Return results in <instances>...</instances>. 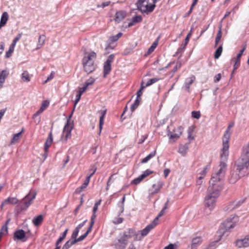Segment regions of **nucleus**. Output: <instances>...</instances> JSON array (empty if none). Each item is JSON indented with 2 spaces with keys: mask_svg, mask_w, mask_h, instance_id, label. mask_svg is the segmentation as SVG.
Returning <instances> with one entry per match:
<instances>
[{
  "mask_svg": "<svg viewBox=\"0 0 249 249\" xmlns=\"http://www.w3.org/2000/svg\"><path fill=\"white\" fill-rule=\"evenodd\" d=\"M221 189L222 186L219 185L210 184L204 201V206L206 210L208 209L209 213L214 208Z\"/></svg>",
  "mask_w": 249,
  "mask_h": 249,
  "instance_id": "1",
  "label": "nucleus"
},
{
  "mask_svg": "<svg viewBox=\"0 0 249 249\" xmlns=\"http://www.w3.org/2000/svg\"><path fill=\"white\" fill-rule=\"evenodd\" d=\"M249 165V157L244 156L239 159L237 163V168L231 171L229 181L230 183H235L242 176H244Z\"/></svg>",
  "mask_w": 249,
  "mask_h": 249,
  "instance_id": "2",
  "label": "nucleus"
},
{
  "mask_svg": "<svg viewBox=\"0 0 249 249\" xmlns=\"http://www.w3.org/2000/svg\"><path fill=\"white\" fill-rule=\"evenodd\" d=\"M226 171V163L225 161H221L215 173L213 174L210 180V184L215 185H219L222 187L221 181L224 178Z\"/></svg>",
  "mask_w": 249,
  "mask_h": 249,
  "instance_id": "3",
  "label": "nucleus"
},
{
  "mask_svg": "<svg viewBox=\"0 0 249 249\" xmlns=\"http://www.w3.org/2000/svg\"><path fill=\"white\" fill-rule=\"evenodd\" d=\"M82 60V64L85 72L89 73L95 69L94 61L96 58V54L92 51L85 53Z\"/></svg>",
  "mask_w": 249,
  "mask_h": 249,
  "instance_id": "4",
  "label": "nucleus"
},
{
  "mask_svg": "<svg viewBox=\"0 0 249 249\" xmlns=\"http://www.w3.org/2000/svg\"><path fill=\"white\" fill-rule=\"evenodd\" d=\"M230 130V128L227 127L223 138V147L220 156L221 159L223 160H226L229 156V141L231 137Z\"/></svg>",
  "mask_w": 249,
  "mask_h": 249,
  "instance_id": "5",
  "label": "nucleus"
},
{
  "mask_svg": "<svg viewBox=\"0 0 249 249\" xmlns=\"http://www.w3.org/2000/svg\"><path fill=\"white\" fill-rule=\"evenodd\" d=\"M36 193L35 192H29L17 206L21 210H26L32 204L33 200L36 198Z\"/></svg>",
  "mask_w": 249,
  "mask_h": 249,
  "instance_id": "6",
  "label": "nucleus"
},
{
  "mask_svg": "<svg viewBox=\"0 0 249 249\" xmlns=\"http://www.w3.org/2000/svg\"><path fill=\"white\" fill-rule=\"evenodd\" d=\"M239 218L236 215H232L228 217L221 225V228L225 231H228L233 228L238 222Z\"/></svg>",
  "mask_w": 249,
  "mask_h": 249,
  "instance_id": "7",
  "label": "nucleus"
},
{
  "mask_svg": "<svg viewBox=\"0 0 249 249\" xmlns=\"http://www.w3.org/2000/svg\"><path fill=\"white\" fill-rule=\"evenodd\" d=\"M132 237H134L135 240L141 239V237H139V233H137L136 231L132 229H128L124 231L122 237L126 239L127 241L128 239Z\"/></svg>",
  "mask_w": 249,
  "mask_h": 249,
  "instance_id": "8",
  "label": "nucleus"
},
{
  "mask_svg": "<svg viewBox=\"0 0 249 249\" xmlns=\"http://www.w3.org/2000/svg\"><path fill=\"white\" fill-rule=\"evenodd\" d=\"M72 128L73 126L69 124L68 121L63 128L61 138L62 140H64L66 142L68 139L71 138V131Z\"/></svg>",
  "mask_w": 249,
  "mask_h": 249,
  "instance_id": "9",
  "label": "nucleus"
},
{
  "mask_svg": "<svg viewBox=\"0 0 249 249\" xmlns=\"http://www.w3.org/2000/svg\"><path fill=\"white\" fill-rule=\"evenodd\" d=\"M114 54H110L104 63V74L105 77L111 71V63L114 59Z\"/></svg>",
  "mask_w": 249,
  "mask_h": 249,
  "instance_id": "10",
  "label": "nucleus"
},
{
  "mask_svg": "<svg viewBox=\"0 0 249 249\" xmlns=\"http://www.w3.org/2000/svg\"><path fill=\"white\" fill-rule=\"evenodd\" d=\"M235 244L238 248L249 247V234L246 235L243 238L237 239L236 241Z\"/></svg>",
  "mask_w": 249,
  "mask_h": 249,
  "instance_id": "11",
  "label": "nucleus"
},
{
  "mask_svg": "<svg viewBox=\"0 0 249 249\" xmlns=\"http://www.w3.org/2000/svg\"><path fill=\"white\" fill-rule=\"evenodd\" d=\"M163 185V182L161 181H159L157 182L156 183L154 184L152 188L149 190V195L152 196L156 194H157L159 192L160 189L162 188Z\"/></svg>",
  "mask_w": 249,
  "mask_h": 249,
  "instance_id": "12",
  "label": "nucleus"
},
{
  "mask_svg": "<svg viewBox=\"0 0 249 249\" xmlns=\"http://www.w3.org/2000/svg\"><path fill=\"white\" fill-rule=\"evenodd\" d=\"M14 240H20L25 242L27 240L25 232L22 230H18L16 231L14 234Z\"/></svg>",
  "mask_w": 249,
  "mask_h": 249,
  "instance_id": "13",
  "label": "nucleus"
},
{
  "mask_svg": "<svg viewBox=\"0 0 249 249\" xmlns=\"http://www.w3.org/2000/svg\"><path fill=\"white\" fill-rule=\"evenodd\" d=\"M156 221L153 220L151 224L147 225L142 230L139 231L138 233L141 232L142 237L146 236L152 229H154L157 225L156 223Z\"/></svg>",
  "mask_w": 249,
  "mask_h": 249,
  "instance_id": "14",
  "label": "nucleus"
},
{
  "mask_svg": "<svg viewBox=\"0 0 249 249\" xmlns=\"http://www.w3.org/2000/svg\"><path fill=\"white\" fill-rule=\"evenodd\" d=\"M183 128L182 127H178L175 129L171 134H168L170 140H176L178 139L182 134Z\"/></svg>",
  "mask_w": 249,
  "mask_h": 249,
  "instance_id": "15",
  "label": "nucleus"
},
{
  "mask_svg": "<svg viewBox=\"0 0 249 249\" xmlns=\"http://www.w3.org/2000/svg\"><path fill=\"white\" fill-rule=\"evenodd\" d=\"M127 244V241L126 239L122 237L118 240L117 242L115 244V246L117 249H124Z\"/></svg>",
  "mask_w": 249,
  "mask_h": 249,
  "instance_id": "16",
  "label": "nucleus"
},
{
  "mask_svg": "<svg viewBox=\"0 0 249 249\" xmlns=\"http://www.w3.org/2000/svg\"><path fill=\"white\" fill-rule=\"evenodd\" d=\"M49 105V102L47 101H44L42 103L41 107L39 110L33 115V118L35 119L37 116L39 115Z\"/></svg>",
  "mask_w": 249,
  "mask_h": 249,
  "instance_id": "17",
  "label": "nucleus"
},
{
  "mask_svg": "<svg viewBox=\"0 0 249 249\" xmlns=\"http://www.w3.org/2000/svg\"><path fill=\"white\" fill-rule=\"evenodd\" d=\"M202 239L199 236L194 238L192 240L191 249H197V248L202 243Z\"/></svg>",
  "mask_w": 249,
  "mask_h": 249,
  "instance_id": "18",
  "label": "nucleus"
},
{
  "mask_svg": "<svg viewBox=\"0 0 249 249\" xmlns=\"http://www.w3.org/2000/svg\"><path fill=\"white\" fill-rule=\"evenodd\" d=\"M126 16V12L123 11H118L116 13V16L115 18V20L118 23H119Z\"/></svg>",
  "mask_w": 249,
  "mask_h": 249,
  "instance_id": "19",
  "label": "nucleus"
},
{
  "mask_svg": "<svg viewBox=\"0 0 249 249\" xmlns=\"http://www.w3.org/2000/svg\"><path fill=\"white\" fill-rule=\"evenodd\" d=\"M8 72L6 70H3L0 73V89L3 87V84L5 82L6 77L8 76Z\"/></svg>",
  "mask_w": 249,
  "mask_h": 249,
  "instance_id": "20",
  "label": "nucleus"
},
{
  "mask_svg": "<svg viewBox=\"0 0 249 249\" xmlns=\"http://www.w3.org/2000/svg\"><path fill=\"white\" fill-rule=\"evenodd\" d=\"M53 142V135L51 132L49 133V137L46 141L44 146V151L48 152L49 147L51 145Z\"/></svg>",
  "mask_w": 249,
  "mask_h": 249,
  "instance_id": "21",
  "label": "nucleus"
},
{
  "mask_svg": "<svg viewBox=\"0 0 249 249\" xmlns=\"http://www.w3.org/2000/svg\"><path fill=\"white\" fill-rule=\"evenodd\" d=\"M142 20V17L141 16H136L132 18V21L128 23V26L131 27L135 24L141 22Z\"/></svg>",
  "mask_w": 249,
  "mask_h": 249,
  "instance_id": "22",
  "label": "nucleus"
},
{
  "mask_svg": "<svg viewBox=\"0 0 249 249\" xmlns=\"http://www.w3.org/2000/svg\"><path fill=\"white\" fill-rule=\"evenodd\" d=\"M8 14L6 12H4V13H3L1 17L0 21V28L4 26L6 24L8 20Z\"/></svg>",
  "mask_w": 249,
  "mask_h": 249,
  "instance_id": "23",
  "label": "nucleus"
},
{
  "mask_svg": "<svg viewBox=\"0 0 249 249\" xmlns=\"http://www.w3.org/2000/svg\"><path fill=\"white\" fill-rule=\"evenodd\" d=\"M45 39L46 37L44 35H40L39 36L38 43H37L36 48V50L39 49L43 46Z\"/></svg>",
  "mask_w": 249,
  "mask_h": 249,
  "instance_id": "24",
  "label": "nucleus"
},
{
  "mask_svg": "<svg viewBox=\"0 0 249 249\" xmlns=\"http://www.w3.org/2000/svg\"><path fill=\"white\" fill-rule=\"evenodd\" d=\"M196 78L194 75L186 78L184 83V87L187 89H189L190 85L194 82Z\"/></svg>",
  "mask_w": 249,
  "mask_h": 249,
  "instance_id": "25",
  "label": "nucleus"
},
{
  "mask_svg": "<svg viewBox=\"0 0 249 249\" xmlns=\"http://www.w3.org/2000/svg\"><path fill=\"white\" fill-rule=\"evenodd\" d=\"M23 131V129L20 132L14 135L12 139L11 140L10 143L13 144L16 143L20 139L22 133Z\"/></svg>",
  "mask_w": 249,
  "mask_h": 249,
  "instance_id": "26",
  "label": "nucleus"
},
{
  "mask_svg": "<svg viewBox=\"0 0 249 249\" xmlns=\"http://www.w3.org/2000/svg\"><path fill=\"white\" fill-rule=\"evenodd\" d=\"M107 112V110H104L101 111V116L100 117V121H99V129H100V132H101V130L103 128V125L104 124V119Z\"/></svg>",
  "mask_w": 249,
  "mask_h": 249,
  "instance_id": "27",
  "label": "nucleus"
},
{
  "mask_svg": "<svg viewBox=\"0 0 249 249\" xmlns=\"http://www.w3.org/2000/svg\"><path fill=\"white\" fill-rule=\"evenodd\" d=\"M189 148V144L186 143L180 146L178 152L182 155L184 156Z\"/></svg>",
  "mask_w": 249,
  "mask_h": 249,
  "instance_id": "28",
  "label": "nucleus"
},
{
  "mask_svg": "<svg viewBox=\"0 0 249 249\" xmlns=\"http://www.w3.org/2000/svg\"><path fill=\"white\" fill-rule=\"evenodd\" d=\"M43 220L42 215H39L33 219V223L36 226H38L41 224Z\"/></svg>",
  "mask_w": 249,
  "mask_h": 249,
  "instance_id": "29",
  "label": "nucleus"
},
{
  "mask_svg": "<svg viewBox=\"0 0 249 249\" xmlns=\"http://www.w3.org/2000/svg\"><path fill=\"white\" fill-rule=\"evenodd\" d=\"M156 154V150L151 152L147 156L145 157L144 159H143L141 163H144L148 162L150 159H151L152 158L155 156Z\"/></svg>",
  "mask_w": 249,
  "mask_h": 249,
  "instance_id": "30",
  "label": "nucleus"
},
{
  "mask_svg": "<svg viewBox=\"0 0 249 249\" xmlns=\"http://www.w3.org/2000/svg\"><path fill=\"white\" fill-rule=\"evenodd\" d=\"M218 28L219 30L215 38V47H216L218 45L222 36V25H220Z\"/></svg>",
  "mask_w": 249,
  "mask_h": 249,
  "instance_id": "31",
  "label": "nucleus"
},
{
  "mask_svg": "<svg viewBox=\"0 0 249 249\" xmlns=\"http://www.w3.org/2000/svg\"><path fill=\"white\" fill-rule=\"evenodd\" d=\"M18 200L16 197H9L5 200V203H7V205L9 204H16L18 203Z\"/></svg>",
  "mask_w": 249,
  "mask_h": 249,
  "instance_id": "32",
  "label": "nucleus"
},
{
  "mask_svg": "<svg viewBox=\"0 0 249 249\" xmlns=\"http://www.w3.org/2000/svg\"><path fill=\"white\" fill-rule=\"evenodd\" d=\"M190 34H189L185 38V42H184V44H182L181 45V47L178 49V51H177V53H181L182 50L185 48L186 45L187 44L188 41H189V37H190Z\"/></svg>",
  "mask_w": 249,
  "mask_h": 249,
  "instance_id": "33",
  "label": "nucleus"
},
{
  "mask_svg": "<svg viewBox=\"0 0 249 249\" xmlns=\"http://www.w3.org/2000/svg\"><path fill=\"white\" fill-rule=\"evenodd\" d=\"M236 207L233 202L229 203L225 208L224 210L226 212H231L236 209Z\"/></svg>",
  "mask_w": 249,
  "mask_h": 249,
  "instance_id": "34",
  "label": "nucleus"
},
{
  "mask_svg": "<svg viewBox=\"0 0 249 249\" xmlns=\"http://www.w3.org/2000/svg\"><path fill=\"white\" fill-rule=\"evenodd\" d=\"M96 214H94L93 215H92L91 217V219H90V226L89 227V228H88L87 231H86V233L88 235V234L90 232V231H91V229L93 227V226L94 224V222H95V219L96 218Z\"/></svg>",
  "mask_w": 249,
  "mask_h": 249,
  "instance_id": "35",
  "label": "nucleus"
},
{
  "mask_svg": "<svg viewBox=\"0 0 249 249\" xmlns=\"http://www.w3.org/2000/svg\"><path fill=\"white\" fill-rule=\"evenodd\" d=\"M210 164L206 165L203 169H202L198 173V175H201L202 176H205L208 171L210 169Z\"/></svg>",
  "mask_w": 249,
  "mask_h": 249,
  "instance_id": "36",
  "label": "nucleus"
},
{
  "mask_svg": "<svg viewBox=\"0 0 249 249\" xmlns=\"http://www.w3.org/2000/svg\"><path fill=\"white\" fill-rule=\"evenodd\" d=\"M21 79L24 82H29L30 81V77L29 73L27 71H24L21 75Z\"/></svg>",
  "mask_w": 249,
  "mask_h": 249,
  "instance_id": "37",
  "label": "nucleus"
},
{
  "mask_svg": "<svg viewBox=\"0 0 249 249\" xmlns=\"http://www.w3.org/2000/svg\"><path fill=\"white\" fill-rule=\"evenodd\" d=\"M158 45V41H154L151 47L149 48L147 52H146V53L145 54V55H147L150 54L151 53H152L155 49L157 47Z\"/></svg>",
  "mask_w": 249,
  "mask_h": 249,
  "instance_id": "38",
  "label": "nucleus"
},
{
  "mask_svg": "<svg viewBox=\"0 0 249 249\" xmlns=\"http://www.w3.org/2000/svg\"><path fill=\"white\" fill-rule=\"evenodd\" d=\"M141 102V99H136L134 103L131 105L130 109L133 112L139 106Z\"/></svg>",
  "mask_w": 249,
  "mask_h": 249,
  "instance_id": "39",
  "label": "nucleus"
},
{
  "mask_svg": "<svg viewBox=\"0 0 249 249\" xmlns=\"http://www.w3.org/2000/svg\"><path fill=\"white\" fill-rule=\"evenodd\" d=\"M76 243L74 240H70L68 241L63 246L62 249H69L70 247Z\"/></svg>",
  "mask_w": 249,
  "mask_h": 249,
  "instance_id": "40",
  "label": "nucleus"
},
{
  "mask_svg": "<svg viewBox=\"0 0 249 249\" xmlns=\"http://www.w3.org/2000/svg\"><path fill=\"white\" fill-rule=\"evenodd\" d=\"M167 209V207H163L162 209L160 211L158 216L154 219V220L156 221V223L157 225L159 224V219L160 217L162 216L165 213V211Z\"/></svg>",
  "mask_w": 249,
  "mask_h": 249,
  "instance_id": "41",
  "label": "nucleus"
},
{
  "mask_svg": "<svg viewBox=\"0 0 249 249\" xmlns=\"http://www.w3.org/2000/svg\"><path fill=\"white\" fill-rule=\"evenodd\" d=\"M144 88H145V86H144V82L142 81L141 84V88L137 92L136 99H141L140 97L142 93V91Z\"/></svg>",
  "mask_w": 249,
  "mask_h": 249,
  "instance_id": "42",
  "label": "nucleus"
},
{
  "mask_svg": "<svg viewBox=\"0 0 249 249\" xmlns=\"http://www.w3.org/2000/svg\"><path fill=\"white\" fill-rule=\"evenodd\" d=\"M223 51V48L222 45L220 46L216 50L214 53V58L215 59H218L220 56L221 55L222 52Z\"/></svg>",
  "mask_w": 249,
  "mask_h": 249,
  "instance_id": "43",
  "label": "nucleus"
},
{
  "mask_svg": "<svg viewBox=\"0 0 249 249\" xmlns=\"http://www.w3.org/2000/svg\"><path fill=\"white\" fill-rule=\"evenodd\" d=\"M188 133V139L190 141H191L194 139V137L193 136V128L190 127L187 131Z\"/></svg>",
  "mask_w": 249,
  "mask_h": 249,
  "instance_id": "44",
  "label": "nucleus"
},
{
  "mask_svg": "<svg viewBox=\"0 0 249 249\" xmlns=\"http://www.w3.org/2000/svg\"><path fill=\"white\" fill-rule=\"evenodd\" d=\"M68 231V229H67L65 230V231L63 232L62 235L59 238V239L56 241V244L59 245V244L63 240V239L66 237Z\"/></svg>",
  "mask_w": 249,
  "mask_h": 249,
  "instance_id": "45",
  "label": "nucleus"
},
{
  "mask_svg": "<svg viewBox=\"0 0 249 249\" xmlns=\"http://www.w3.org/2000/svg\"><path fill=\"white\" fill-rule=\"evenodd\" d=\"M159 80V78H152L147 81V82L146 83L145 85H144V86H145L146 88V87L152 85L153 84L158 82Z\"/></svg>",
  "mask_w": 249,
  "mask_h": 249,
  "instance_id": "46",
  "label": "nucleus"
},
{
  "mask_svg": "<svg viewBox=\"0 0 249 249\" xmlns=\"http://www.w3.org/2000/svg\"><path fill=\"white\" fill-rule=\"evenodd\" d=\"M95 82V79L93 78L90 77L85 83V85L89 88V87L92 85Z\"/></svg>",
  "mask_w": 249,
  "mask_h": 249,
  "instance_id": "47",
  "label": "nucleus"
},
{
  "mask_svg": "<svg viewBox=\"0 0 249 249\" xmlns=\"http://www.w3.org/2000/svg\"><path fill=\"white\" fill-rule=\"evenodd\" d=\"M8 233V226L6 225H3L0 231V237L2 235L6 234Z\"/></svg>",
  "mask_w": 249,
  "mask_h": 249,
  "instance_id": "48",
  "label": "nucleus"
},
{
  "mask_svg": "<svg viewBox=\"0 0 249 249\" xmlns=\"http://www.w3.org/2000/svg\"><path fill=\"white\" fill-rule=\"evenodd\" d=\"M101 202V200H99L98 201L96 202L94 204V206L93 208V214L92 215L95 214V213L97 212L98 210V206L100 205Z\"/></svg>",
  "mask_w": 249,
  "mask_h": 249,
  "instance_id": "49",
  "label": "nucleus"
},
{
  "mask_svg": "<svg viewBox=\"0 0 249 249\" xmlns=\"http://www.w3.org/2000/svg\"><path fill=\"white\" fill-rule=\"evenodd\" d=\"M79 230L78 228H76L74 231H73L71 238L72 240H75L77 239V236L79 233Z\"/></svg>",
  "mask_w": 249,
  "mask_h": 249,
  "instance_id": "50",
  "label": "nucleus"
},
{
  "mask_svg": "<svg viewBox=\"0 0 249 249\" xmlns=\"http://www.w3.org/2000/svg\"><path fill=\"white\" fill-rule=\"evenodd\" d=\"M114 175H111L108 178V181L107 183V186L106 188V191H107L109 190V187L110 185L111 184V183L113 182V180H112V178Z\"/></svg>",
  "mask_w": 249,
  "mask_h": 249,
  "instance_id": "51",
  "label": "nucleus"
},
{
  "mask_svg": "<svg viewBox=\"0 0 249 249\" xmlns=\"http://www.w3.org/2000/svg\"><path fill=\"white\" fill-rule=\"evenodd\" d=\"M143 179V178H142L141 177V176L140 175L139 177H138V178H135L134 179H133L132 182H131V183L132 184H139V183H140L142 180Z\"/></svg>",
  "mask_w": 249,
  "mask_h": 249,
  "instance_id": "52",
  "label": "nucleus"
},
{
  "mask_svg": "<svg viewBox=\"0 0 249 249\" xmlns=\"http://www.w3.org/2000/svg\"><path fill=\"white\" fill-rule=\"evenodd\" d=\"M14 49H15L10 47L9 50L7 52H6V53L5 57L6 58L10 57L12 56L13 53L14 52Z\"/></svg>",
  "mask_w": 249,
  "mask_h": 249,
  "instance_id": "53",
  "label": "nucleus"
},
{
  "mask_svg": "<svg viewBox=\"0 0 249 249\" xmlns=\"http://www.w3.org/2000/svg\"><path fill=\"white\" fill-rule=\"evenodd\" d=\"M245 199H241L239 200H238V201H233L235 204V206L236 207V208H238L241 204H242L244 201H245Z\"/></svg>",
  "mask_w": 249,
  "mask_h": 249,
  "instance_id": "54",
  "label": "nucleus"
},
{
  "mask_svg": "<svg viewBox=\"0 0 249 249\" xmlns=\"http://www.w3.org/2000/svg\"><path fill=\"white\" fill-rule=\"evenodd\" d=\"M54 77V72L52 71L50 75L47 77V79L43 82V84H45L47 83L48 82L50 81L52 79H53Z\"/></svg>",
  "mask_w": 249,
  "mask_h": 249,
  "instance_id": "55",
  "label": "nucleus"
},
{
  "mask_svg": "<svg viewBox=\"0 0 249 249\" xmlns=\"http://www.w3.org/2000/svg\"><path fill=\"white\" fill-rule=\"evenodd\" d=\"M151 173H152V171L149 170H145L141 176L142 178L143 179L149 176Z\"/></svg>",
  "mask_w": 249,
  "mask_h": 249,
  "instance_id": "56",
  "label": "nucleus"
},
{
  "mask_svg": "<svg viewBox=\"0 0 249 249\" xmlns=\"http://www.w3.org/2000/svg\"><path fill=\"white\" fill-rule=\"evenodd\" d=\"M192 117L194 118L198 119L200 118V113L199 111H192Z\"/></svg>",
  "mask_w": 249,
  "mask_h": 249,
  "instance_id": "57",
  "label": "nucleus"
},
{
  "mask_svg": "<svg viewBox=\"0 0 249 249\" xmlns=\"http://www.w3.org/2000/svg\"><path fill=\"white\" fill-rule=\"evenodd\" d=\"M240 59H238V58H236L235 64L233 66V70L232 73L234 72V71L235 70H236L237 69V68L238 67V66L240 65Z\"/></svg>",
  "mask_w": 249,
  "mask_h": 249,
  "instance_id": "58",
  "label": "nucleus"
},
{
  "mask_svg": "<svg viewBox=\"0 0 249 249\" xmlns=\"http://www.w3.org/2000/svg\"><path fill=\"white\" fill-rule=\"evenodd\" d=\"M245 50H246V45H245L243 46V48L240 50V52L237 54L236 58H238V59H240V58H241V56L242 55L243 53L245 51Z\"/></svg>",
  "mask_w": 249,
  "mask_h": 249,
  "instance_id": "59",
  "label": "nucleus"
},
{
  "mask_svg": "<svg viewBox=\"0 0 249 249\" xmlns=\"http://www.w3.org/2000/svg\"><path fill=\"white\" fill-rule=\"evenodd\" d=\"M87 235H88L85 233V234L80 236L79 237H78L76 239H75L74 240L75 241L76 243L78 242L81 241L83 240H84L87 236Z\"/></svg>",
  "mask_w": 249,
  "mask_h": 249,
  "instance_id": "60",
  "label": "nucleus"
},
{
  "mask_svg": "<svg viewBox=\"0 0 249 249\" xmlns=\"http://www.w3.org/2000/svg\"><path fill=\"white\" fill-rule=\"evenodd\" d=\"M244 151L246 153V154L242 155L241 158H243L244 156H248L249 157V143L248 144L244 147Z\"/></svg>",
  "mask_w": 249,
  "mask_h": 249,
  "instance_id": "61",
  "label": "nucleus"
},
{
  "mask_svg": "<svg viewBox=\"0 0 249 249\" xmlns=\"http://www.w3.org/2000/svg\"><path fill=\"white\" fill-rule=\"evenodd\" d=\"M87 186L86 185H85V184L83 183L82 186L80 188H77L75 191L77 193H80L82 191L86 188Z\"/></svg>",
  "mask_w": 249,
  "mask_h": 249,
  "instance_id": "62",
  "label": "nucleus"
},
{
  "mask_svg": "<svg viewBox=\"0 0 249 249\" xmlns=\"http://www.w3.org/2000/svg\"><path fill=\"white\" fill-rule=\"evenodd\" d=\"M88 88L84 84L83 87L79 88V90L78 92L83 94L88 89Z\"/></svg>",
  "mask_w": 249,
  "mask_h": 249,
  "instance_id": "63",
  "label": "nucleus"
},
{
  "mask_svg": "<svg viewBox=\"0 0 249 249\" xmlns=\"http://www.w3.org/2000/svg\"><path fill=\"white\" fill-rule=\"evenodd\" d=\"M164 249H176L175 246L173 244H170L164 247Z\"/></svg>",
  "mask_w": 249,
  "mask_h": 249,
  "instance_id": "64",
  "label": "nucleus"
}]
</instances>
